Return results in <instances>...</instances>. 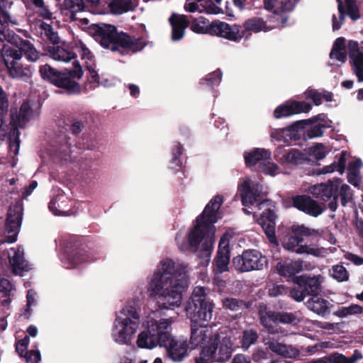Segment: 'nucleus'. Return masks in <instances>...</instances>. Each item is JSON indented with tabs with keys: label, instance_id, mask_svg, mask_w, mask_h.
<instances>
[{
	"label": "nucleus",
	"instance_id": "f257e3e1",
	"mask_svg": "<svg viewBox=\"0 0 363 363\" xmlns=\"http://www.w3.org/2000/svg\"><path fill=\"white\" fill-rule=\"evenodd\" d=\"M187 287L184 268L171 259L160 262L149 284L152 297L158 296L160 309H174L180 306L182 293Z\"/></svg>",
	"mask_w": 363,
	"mask_h": 363
},
{
	"label": "nucleus",
	"instance_id": "f03ea898",
	"mask_svg": "<svg viewBox=\"0 0 363 363\" xmlns=\"http://www.w3.org/2000/svg\"><path fill=\"white\" fill-rule=\"evenodd\" d=\"M223 203V197L216 195L212 198L204 208L203 212L196 218V225L188 235L189 244L195 250L204 240L198 257L201 263H208L213 250L212 238L215 234L214 224L218 220V211Z\"/></svg>",
	"mask_w": 363,
	"mask_h": 363
},
{
	"label": "nucleus",
	"instance_id": "7ed1b4c3",
	"mask_svg": "<svg viewBox=\"0 0 363 363\" xmlns=\"http://www.w3.org/2000/svg\"><path fill=\"white\" fill-rule=\"evenodd\" d=\"M89 32L104 48L116 52L121 56L140 52L146 45L143 38H136L123 31L118 32L116 26L111 24H92L89 27Z\"/></svg>",
	"mask_w": 363,
	"mask_h": 363
},
{
	"label": "nucleus",
	"instance_id": "20e7f679",
	"mask_svg": "<svg viewBox=\"0 0 363 363\" xmlns=\"http://www.w3.org/2000/svg\"><path fill=\"white\" fill-rule=\"evenodd\" d=\"M74 68L58 70L48 64L40 66L39 73L43 81L63 89L69 95L79 94L81 92L79 83L74 79H81L84 72L77 60L73 62Z\"/></svg>",
	"mask_w": 363,
	"mask_h": 363
},
{
	"label": "nucleus",
	"instance_id": "39448f33",
	"mask_svg": "<svg viewBox=\"0 0 363 363\" xmlns=\"http://www.w3.org/2000/svg\"><path fill=\"white\" fill-rule=\"evenodd\" d=\"M214 303L206 292V288L196 286L186 303L185 311L186 316L191 323L208 325L211 320Z\"/></svg>",
	"mask_w": 363,
	"mask_h": 363
},
{
	"label": "nucleus",
	"instance_id": "423d86ee",
	"mask_svg": "<svg viewBox=\"0 0 363 363\" xmlns=\"http://www.w3.org/2000/svg\"><path fill=\"white\" fill-rule=\"evenodd\" d=\"M171 319H152L148 322L146 330L138 335L137 344L140 348L152 349L159 345L162 347L172 337Z\"/></svg>",
	"mask_w": 363,
	"mask_h": 363
},
{
	"label": "nucleus",
	"instance_id": "0eeeda50",
	"mask_svg": "<svg viewBox=\"0 0 363 363\" xmlns=\"http://www.w3.org/2000/svg\"><path fill=\"white\" fill-rule=\"evenodd\" d=\"M189 27L194 33L217 35L228 40H237L240 37L236 27H230L228 23L220 21L209 24L208 21L203 16L189 21Z\"/></svg>",
	"mask_w": 363,
	"mask_h": 363
},
{
	"label": "nucleus",
	"instance_id": "6e6552de",
	"mask_svg": "<svg viewBox=\"0 0 363 363\" xmlns=\"http://www.w3.org/2000/svg\"><path fill=\"white\" fill-rule=\"evenodd\" d=\"M299 312L277 311L264 310L259 311L260 324L269 334H279L283 332L279 324L296 325L301 321Z\"/></svg>",
	"mask_w": 363,
	"mask_h": 363
},
{
	"label": "nucleus",
	"instance_id": "1a4fd4ad",
	"mask_svg": "<svg viewBox=\"0 0 363 363\" xmlns=\"http://www.w3.org/2000/svg\"><path fill=\"white\" fill-rule=\"evenodd\" d=\"M233 347L230 337H224L220 339L219 335H216L208 345L202 348L200 356L207 363H225L232 357Z\"/></svg>",
	"mask_w": 363,
	"mask_h": 363
},
{
	"label": "nucleus",
	"instance_id": "9d476101",
	"mask_svg": "<svg viewBox=\"0 0 363 363\" xmlns=\"http://www.w3.org/2000/svg\"><path fill=\"white\" fill-rule=\"evenodd\" d=\"M121 313L125 318L116 317L114 322L115 326L117 328L120 325L122 328L117 334H113V337L116 342L120 344H128L138 328L140 315L135 307L133 306L124 307Z\"/></svg>",
	"mask_w": 363,
	"mask_h": 363
},
{
	"label": "nucleus",
	"instance_id": "9b49d317",
	"mask_svg": "<svg viewBox=\"0 0 363 363\" xmlns=\"http://www.w3.org/2000/svg\"><path fill=\"white\" fill-rule=\"evenodd\" d=\"M23 210V203L20 200L9 206L4 226L0 229V245L13 243L17 240L22 222Z\"/></svg>",
	"mask_w": 363,
	"mask_h": 363
},
{
	"label": "nucleus",
	"instance_id": "f8f14e48",
	"mask_svg": "<svg viewBox=\"0 0 363 363\" xmlns=\"http://www.w3.org/2000/svg\"><path fill=\"white\" fill-rule=\"evenodd\" d=\"M1 57L7 68L9 77L27 81L31 77L29 67H24L21 62L22 55L20 51L11 47H4Z\"/></svg>",
	"mask_w": 363,
	"mask_h": 363
},
{
	"label": "nucleus",
	"instance_id": "ddd939ff",
	"mask_svg": "<svg viewBox=\"0 0 363 363\" xmlns=\"http://www.w3.org/2000/svg\"><path fill=\"white\" fill-rule=\"evenodd\" d=\"M317 230L308 228L304 225H293L281 239L283 247L297 254H303L307 245H300L303 242L304 237L318 235Z\"/></svg>",
	"mask_w": 363,
	"mask_h": 363
},
{
	"label": "nucleus",
	"instance_id": "4468645a",
	"mask_svg": "<svg viewBox=\"0 0 363 363\" xmlns=\"http://www.w3.org/2000/svg\"><path fill=\"white\" fill-rule=\"evenodd\" d=\"M268 264V260L257 250H245L241 255L233 258L232 265L240 272L262 270Z\"/></svg>",
	"mask_w": 363,
	"mask_h": 363
},
{
	"label": "nucleus",
	"instance_id": "2eb2a0df",
	"mask_svg": "<svg viewBox=\"0 0 363 363\" xmlns=\"http://www.w3.org/2000/svg\"><path fill=\"white\" fill-rule=\"evenodd\" d=\"M325 117V116L322 113L307 120L295 121L286 128L274 129L271 133V137L277 141H283L287 143H290L291 140L298 141L301 138L304 133V128L306 123L319 121H324Z\"/></svg>",
	"mask_w": 363,
	"mask_h": 363
},
{
	"label": "nucleus",
	"instance_id": "dca6fc26",
	"mask_svg": "<svg viewBox=\"0 0 363 363\" xmlns=\"http://www.w3.org/2000/svg\"><path fill=\"white\" fill-rule=\"evenodd\" d=\"M342 179L335 178L333 180H328L327 182L314 185L311 189L313 196L323 201L328 203V208L336 211L337 208L338 191Z\"/></svg>",
	"mask_w": 363,
	"mask_h": 363
},
{
	"label": "nucleus",
	"instance_id": "f3484780",
	"mask_svg": "<svg viewBox=\"0 0 363 363\" xmlns=\"http://www.w3.org/2000/svg\"><path fill=\"white\" fill-rule=\"evenodd\" d=\"M162 347L165 348L167 358L175 363L183 362L189 357L192 350L188 343L187 337L184 336L179 337L172 336Z\"/></svg>",
	"mask_w": 363,
	"mask_h": 363
},
{
	"label": "nucleus",
	"instance_id": "a211bd4d",
	"mask_svg": "<svg viewBox=\"0 0 363 363\" xmlns=\"http://www.w3.org/2000/svg\"><path fill=\"white\" fill-rule=\"evenodd\" d=\"M291 203L298 211L313 217L319 216L325 210V208L308 194L294 196Z\"/></svg>",
	"mask_w": 363,
	"mask_h": 363
},
{
	"label": "nucleus",
	"instance_id": "6ab92c4d",
	"mask_svg": "<svg viewBox=\"0 0 363 363\" xmlns=\"http://www.w3.org/2000/svg\"><path fill=\"white\" fill-rule=\"evenodd\" d=\"M311 108L312 105L304 101H287L274 109L273 116L276 119H280L301 113H308Z\"/></svg>",
	"mask_w": 363,
	"mask_h": 363
},
{
	"label": "nucleus",
	"instance_id": "aec40b11",
	"mask_svg": "<svg viewBox=\"0 0 363 363\" xmlns=\"http://www.w3.org/2000/svg\"><path fill=\"white\" fill-rule=\"evenodd\" d=\"M276 218L275 212L271 208L264 210L257 219V223L261 225L269 242L278 246L279 242L276 236Z\"/></svg>",
	"mask_w": 363,
	"mask_h": 363
},
{
	"label": "nucleus",
	"instance_id": "412c9836",
	"mask_svg": "<svg viewBox=\"0 0 363 363\" xmlns=\"http://www.w3.org/2000/svg\"><path fill=\"white\" fill-rule=\"evenodd\" d=\"M90 261L91 259L85 248L77 245H74L73 248L67 249L63 255V262L67 269L74 268L80 263Z\"/></svg>",
	"mask_w": 363,
	"mask_h": 363
},
{
	"label": "nucleus",
	"instance_id": "4be33fe9",
	"mask_svg": "<svg viewBox=\"0 0 363 363\" xmlns=\"http://www.w3.org/2000/svg\"><path fill=\"white\" fill-rule=\"evenodd\" d=\"M172 28L171 38L173 41L181 40L185 34L186 29L189 26V20L184 14L172 13L169 18Z\"/></svg>",
	"mask_w": 363,
	"mask_h": 363
},
{
	"label": "nucleus",
	"instance_id": "5701e85b",
	"mask_svg": "<svg viewBox=\"0 0 363 363\" xmlns=\"http://www.w3.org/2000/svg\"><path fill=\"white\" fill-rule=\"evenodd\" d=\"M320 276H314L313 277L306 275L295 276L293 278L294 282L300 286H302L307 296H317L320 291Z\"/></svg>",
	"mask_w": 363,
	"mask_h": 363
},
{
	"label": "nucleus",
	"instance_id": "b1692460",
	"mask_svg": "<svg viewBox=\"0 0 363 363\" xmlns=\"http://www.w3.org/2000/svg\"><path fill=\"white\" fill-rule=\"evenodd\" d=\"M242 204L246 207H250L261 199V194L257 185L252 184L250 182L245 181L240 189Z\"/></svg>",
	"mask_w": 363,
	"mask_h": 363
},
{
	"label": "nucleus",
	"instance_id": "393cba45",
	"mask_svg": "<svg viewBox=\"0 0 363 363\" xmlns=\"http://www.w3.org/2000/svg\"><path fill=\"white\" fill-rule=\"evenodd\" d=\"M9 261L15 275L23 276L24 272L30 270L28 262L24 258L23 252L19 249H11L9 255Z\"/></svg>",
	"mask_w": 363,
	"mask_h": 363
},
{
	"label": "nucleus",
	"instance_id": "a878e982",
	"mask_svg": "<svg viewBox=\"0 0 363 363\" xmlns=\"http://www.w3.org/2000/svg\"><path fill=\"white\" fill-rule=\"evenodd\" d=\"M221 241L219 242L218 250L213 262V269L216 274H221L228 271L230 263V250L228 245L223 246Z\"/></svg>",
	"mask_w": 363,
	"mask_h": 363
},
{
	"label": "nucleus",
	"instance_id": "bb28decb",
	"mask_svg": "<svg viewBox=\"0 0 363 363\" xmlns=\"http://www.w3.org/2000/svg\"><path fill=\"white\" fill-rule=\"evenodd\" d=\"M230 27H236L238 30L239 35L240 36L237 40H233V42H240V40L245 37L246 33L252 31L254 33H259L262 30H264L267 27V21L259 17H253L246 20L243 23V30H240V26L238 25L230 26Z\"/></svg>",
	"mask_w": 363,
	"mask_h": 363
},
{
	"label": "nucleus",
	"instance_id": "cd10ccee",
	"mask_svg": "<svg viewBox=\"0 0 363 363\" xmlns=\"http://www.w3.org/2000/svg\"><path fill=\"white\" fill-rule=\"evenodd\" d=\"M84 0H64L61 6V12L71 22L78 20L77 13L85 10Z\"/></svg>",
	"mask_w": 363,
	"mask_h": 363
},
{
	"label": "nucleus",
	"instance_id": "c85d7f7f",
	"mask_svg": "<svg viewBox=\"0 0 363 363\" xmlns=\"http://www.w3.org/2000/svg\"><path fill=\"white\" fill-rule=\"evenodd\" d=\"M270 153L264 149L255 148L244 155L246 166L252 167L257 164L266 166V160L269 157Z\"/></svg>",
	"mask_w": 363,
	"mask_h": 363
},
{
	"label": "nucleus",
	"instance_id": "c756f323",
	"mask_svg": "<svg viewBox=\"0 0 363 363\" xmlns=\"http://www.w3.org/2000/svg\"><path fill=\"white\" fill-rule=\"evenodd\" d=\"M201 325L195 323L191 324V336L189 345L192 350L204 343L207 339L208 331L204 329L207 325Z\"/></svg>",
	"mask_w": 363,
	"mask_h": 363
},
{
	"label": "nucleus",
	"instance_id": "7c9ffc66",
	"mask_svg": "<svg viewBox=\"0 0 363 363\" xmlns=\"http://www.w3.org/2000/svg\"><path fill=\"white\" fill-rule=\"evenodd\" d=\"M31 111L32 109L29 101H23L20 107L19 112L11 113V123L16 124L20 126L21 128H23L26 123L28 122L30 119Z\"/></svg>",
	"mask_w": 363,
	"mask_h": 363
},
{
	"label": "nucleus",
	"instance_id": "2f4dec72",
	"mask_svg": "<svg viewBox=\"0 0 363 363\" xmlns=\"http://www.w3.org/2000/svg\"><path fill=\"white\" fill-rule=\"evenodd\" d=\"M222 305L225 310L241 313L244 310L250 308L252 302L233 297H226L222 299Z\"/></svg>",
	"mask_w": 363,
	"mask_h": 363
},
{
	"label": "nucleus",
	"instance_id": "473e14b6",
	"mask_svg": "<svg viewBox=\"0 0 363 363\" xmlns=\"http://www.w3.org/2000/svg\"><path fill=\"white\" fill-rule=\"evenodd\" d=\"M306 304L309 310L320 315H324L329 313L328 301L318 297V295L309 298Z\"/></svg>",
	"mask_w": 363,
	"mask_h": 363
},
{
	"label": "nucleus",
	"instance_id": "72a5a7b5",
	"mask_svg": "<svg viewBox=\"0 0 363 363\" xmlns=\"http://www.w3.org/2000/svg\"><path fill=\"white\" fill-rule=\"evenodd\" d=\"M280 160L283 164L293 165L303 164L307 161L305 154L297 149H291L284 153Z\"/></svg>",
	"mask_w": 363,
	"mask_h": 363
},
{
	"label": "nucleus",
	"instance_id": "f704fd0d",
	"mask_svg": "<svg viewBox=\"0 0 363 363\" xmlns=\"http://www.w3.org/2000/svg\"><path fill=\"white\" fill-rule=\"evenodd\" d=\"M47 51L55 60L57 61L69 62L76 57L75 53L60 46H48Z\"/></svg>",
	"mask_w": 363,
	"mask_h": 363
},
{
	"label": "nucleus",
	"instance_id": "c9c22d12",
	"mask_svg": "<svg viewBox=\"0 0 363 363\" xmlns=\"http://www.w3.org/2000/svg\"><path fill=\"white\" fill-rule=\"evenodd\" d=\"M108 6L111 12L116 15L133 11L135 9L132 0H110Z\"/></svg>",
	"mask_w": 363,
	"mask_h": 363
},
{
	"label": "nucleus",
	"instance_id": "e433bc0d",
	"mask_svg": "<svg viewBox=\"0 0 363 363\" xmlns=\"http://www.w3.org/2000/svg\"><path fill=\"white\" fill-rule=\"evenodd\" d=\"M345 41L346 40L344 37H339L335 40L330 53V58H335L342 62H345L347 60Z\"/></svg>",
	"mask_w": 363,
	"mask_h": 363
},
{
	"label": "nucleus",
	"instance_id": "4c0bfd02",
	"mask_svg": "<svg viewBox=\"0 0 363 363\" xmlns=\"http://www.w3.org/2000/svg\"><path fill=\"white\" fill-rule=\"evenodd\" d=\"M18 48L16 50L20 51L22 55L24 54L29 61L35 62L38 59V52L29 40L20 39Z\"/></svg>",
	"mask_w": 363,
	"mask_h": 363
},
{
	"label": "nucleus",
	"instance_id": "58836bf2",
	"mask_svg": "<svg viewBox=\"0 0 363 363\" xmlns=\"http://www.w3.org/2000/svg\"><path fill=\"white\" fill-rule=\"evenodd\" d=\"M318 121L306 123L302 136H306L307 138L310 139L321 137L328 127L323 123L315 124Z\"/></svg>",
	"mask_w": 363,
	"mask_h": 363
},
{
	"label": "nucleus",
	"instance_id": "ea45409f",
	"mask_svg": "<svg viewBox=\"0 0 363 363\" xmlns=\"http://www.w3.org/2000/svg\"><path fill=\"white\" fill-rule=\"evenodd\" d=\"M345 167H346L345 152H342L337 161H334L330 165L324 166L320 169V173L325 174L332 173V172H334L335 171H337L342 174L345 172Z\"/></svg>",
	"mask_w": 363,
	"mask_h": 363
},
{
	"label": "nucleus",
	"instance_id": "a19ab883",
	"mask_svg": "<svg viewBox=\"0 0 363 363\" xmlns=\"http://www.w3.org/2000/svg\"><path fill=\"white\" fill-rule=\"evenodd\" d=\"M222 79V72L220 69L212 72L207 74L204 79H202L199 82V85L202 87L207 86L210 88H213L214 86H218Z\"/></svg>",
	"mask_w": 363,
	"mask_h": 363
},
{
	"label": "nucleus",
	"instance_id": "79ce46f5",
	"mask_svg": "<svg viewBox=\"0 0 363 363\" xmlns=\"http://www.w3.org/2000/svg\"><path fill=\"white\" fill-rule=\"evenodd\" d=\"M363 313V307L358 304H351L347 307H340L333 312V315L339 318H345L349 315H357Z\"/></svg>",
	"mask_w": 363,
	"mask_h": 363
},
{
	"label": "nucleus",
	"instance_id": "37998d69",
	"mask_svg": "<svg viewBox=\"0 0 363 363\" xmlns=\"http://www.w3.org/2000/svg\"><path fill=\"white\" fill-rule=\"evenodd\" d=\"M277 269L281 276L291 277L298 273L301 270V267L300 265L296 264H281L279 262L277 265Z\"/></svg>",
	"mask_w": 363,
	"mask_h": 363
},
{
	"label": "nucleus",
	"instance_id": "c03bdc74",
	"mask_svg": "<svg viewBox=\"0 0 363 363\" xmlns=\"http://www.w3.org/2000/svg\"><path fill=\"white\" fill-rule=\"evenodd\" d=\"M183 151L184 148L182 145L179 142H176L172 150V159L171 160V164H172V169L179 170L182 168V161L180 156L183 154Z\"/></svg>",
	"mask_w": 363,
	"mask_h": 363
},
{
	"label": "nucleus",
	"instance_id": "a18cd8bd",
	"mask_svg": "<svg viewBox=\"0 0 363 363\" xmlns=\"http://www.w3.org/2000/svg\"><path fill=\"white\" fill-rule=\"evenodd\" d=\"M6 0H0V39L5 37L4 30L8 26L10 18L9 14L6 11Z\"/></svg>",
	"mask_w": 363,
	"mask_h": 363
},
{
	"label": "nucleus",
	"instance_id": "49530a36",
	"mask_svg": "<svg viewBox=\"0 0 363 363\" xmlns=\"http://www.w3.org/2000/svg\"><path fill=\"white\" fill-rule=\"evenodd\" d=\"M257 339L258 334L256 330L252 329L245 330L241 340L242 347L248 348L251 345L255 343Z\"/></svg>",
	"mask_w": 363,
	"mask_h": 363
},
{
	"label": "nucleus",
	"instance_id": "de8ad7c7",
	"mask_svg": "<svg viewBox=\"0 0 363 363\" xmlns=\"http://www.w3.org/2000/svg\"><path fill=\"white\" fill-rule=\"evenodd\" d=\"M331 276L339 282L347 281L349 273L342 265L337 264L333 267Z\"/></svg>",
	"mask_w": 363,
	"mask_h": 363
},
{
	"label": "nucleus",
	"instance_id": "09e8293b",
	"mask_svg": "<svg viewBox=\"0 0 363 363\" xmlns=\"http://www.w3.org/2000/svg\"><path fill=\"white\" fill-rule=\"evenodd\" d=\"M269 18L272 22L276 24V26L284 27L287 23L289 16L284 11H281L279 9L275 10L270 16Z\"/></svg>",
	"mask_w": 363,
	"mask_h": 363
},
{
	"label": "nucleus",
	"instance_id": "8fccbe9b",
	"mask_svg": "<svg viewBox=\"0 0 363 363\" xmlns=\"http://www.w3.org/2000/svg\"><path fill=\"white\" fill-rule=\"evenodd\" d=\"M40 28L44 31L45 35L50 42H52L53 44L59 43L60 38L58 37L57 33L54 30L52 26L50 24L45 22H42Z\"/></svg>",
	"mask_w": 363,
	"mask_h": 363
},
{
	"label": "nucleus",
	"instance_id": "3c124183",
	"mask_svg": "<svg viewBox=\"0 0 363 363\" xmlns=\"http://www.w3.org/2000/svg\"><path fill=\"white\" fill-rule=\"evenodd\" d=\"M352 190L351 187L346 184H342L340 189V203L342 206L347 204L352 199Z\"/></svg>",
	"mask_w": 363,
	"mask_h": 363
},
{
	"label": "nucleus",
	"instance_id": "603ef678",
	"mask_svg": "<svg viewBox=\"0 0 363 363\" xmlns=\"http://www.w3.org/2000/svg\"><path fill=\"white\" fill-rule=\"evenodd\" d=\"M347 15L352 21H356L359 18L360 14L359 8L356 4L355 0H345Z\"/></svg>",
	"mask_w": 363,
	"mask_h": 363
},
{
	"label": "nucleus",
	"instance_id": "864d4df0",
	"mask_svg": "<svg viewBox=\"0 0 363 363\" xmlns=\"http://www.w3.org/2000/svg\"><path fill=\"white\" fill-rule=\"evenodd\" d=\"M13 126V128L11 129L10 131V136H9V140H10V147H12L13 145H16V153L18 151L19 146H20V132L18 130V128H21L20 126L11 123Z\"/></svg>",
	"mask_w": 363,
	"mask_h": 363
},
{
	"label": "nucleus",
	"instance_id": "5fc2aeb1",
	"mask_svg": "<svg viewBox=\"0 0 363 363\" xmlns=\"http://www.w3.org/2000/svg\"><path fill=\"white\" fill-rule=\"evenodd\" d=\"M35 293L30 289L28 291L26 298H27V303L26 306L25 311L23 313V315L24 316L25 319L28 320L31 315V306L35 303Z\"/></svg>",
	"mask_w": 363,
	"mask_h": 363
},
{
	"label": "nucleus",
	"instance_id": "6e6d98bb",
	"mask_svg": "<svg viewBox=\"0 0 363 363\" xmlns=\"http://www.w3.org/2000/svg\"><path fill=\"white\" fill-rule=\"evenodd\" d=\"M201 6L203 9L199 10L200 13L206 12L208 14H218L220 13H223L222 9L211 0L206 1L204 4Z\"/></svg>",
	"mask_w": 363,
	"mask_h": 363
},
{
	"label": "nucleus",
	"instance_id": "4d7b16f0",
	"mask_svg": "<svg viewBox=\"0 0 363 363\" xmlns=\"http://www.w3.org/2000/svg\"><path fill=\"white\" fill-rule=\"evenodd\" d=\"M266 345L272 352L277 354H284L286 352V345L277 342L274 339H269Z\"/></svg>",
	"mask_w": 363,
	"mask_h": 363
},
{
	"label": "nucleus",
	"instance_id": "13d9d810",
	"mask_svg": "<svg viewBox=\"0 0 363 363\" xmlns=\"http://www.w3.org/2000/svg\"><path fill=\"white\" fill-rule=\"evenodd\" d=\"M22 357L26 363H39L41 360V354L39 350L26 351Z\"/></svg>",
	"mask_w": 363,
	"mask_h": 363
},
{
	"label": "nucleus",
	"instance_id": "bf43d9fd",
	"mask_svg": "<svg viewBox=\"0 0 363 363\" xmlns=\"http://www.w3.org/2000/svg\"><path fill=\"white\" fill-rule=\"evenodd\" d=\"M327 152L325 146L322 143H318L311 148V155L313 156L317 160H323L325 157Z\"/></svg>",
	"mask_w": 363,
	"mask_h": 363
},
{
	"label": "nucleus",
	"instance_id": "052dcab7",
	"mask_svg": "<svg viewBox=\"0 0 363 363\" xmlns=\"http://www.w3.org/2000/svg\"><path fill=\"white\" fill-rule=\"evenodd\" d=\"M289 293L291 298L298 302L303 301L305 297L307 296V294H306L303 288L298 285L291 289L289 291Z\"/></svg>",
	"mask_w": 363,
	"mask_h": 363
},
{
	"label": "nucleus",
	"instance_id": "680f3d73",
	"mask_svg": "<svg viewBox=\"0 0 363 363\" xmlns=\"http://www.w3.org/2000/svg\"><path fill=\"white\" fill-rule=\"evenodd\" d=\"M13 289V284L5 278L0 279V293L3 294V297L9 298Z\"/></svg>",
	"mask_w": 363,
	"mask_h": 363
},
{
	"label": "nucleus",
	"instance_id": "e2e57ef3",
	"mask_svg": "<svg viewBox=\"0 0 363 363\" xmlns=\"http://www.w3.org/2000/svg\"><path fill=\"white\" fill-rule=\"evenodd\" d=\"M30 338L28 336H25L23 339L18 340L16 344V352L20 357H23L27 350Z\"/></svg>",
	"mask_w": 363,
	"mask_h": 363
},
{
	"label": "nucleus",
	"instance_id": "0e129e2a",
	"mask_svg": "<svg viewBox=\"0 0 363 363\" xmlns=\"http://www.w3.org/2000/svg\"><path fill=\"white\" fill-rule=\"evenodd\" d=\"M287 292L288 289L282 284L274 285L269 289V295L271 297H277L279 296L286 294Z\"/></svg>",
	"mask_w": 363,
	"mask_h": 363
},
{
	"label": "nucleus",
	"instance_id": "69168bd1",
	"mask_svg": "<svg viewBox=\"0 0 363 363\" xmlns=\"http://www.w3.org/2000/svg\"><path fill=\"white\" fill-rule=\"evenodd\" d=\"M9 108V99L8 94L6 91L0 88V111L2 113H6L8 111Z\"/></svg>",
	"mask_w": 363,
	"mask_h": 363
},
{
	"label": "nucleus",
	"instance_id": "338daca9",
	"mask_svg": "<svg viewBox=\"0 0 363 363\" xmlns=\"http://www.w3.org/2000/svg\"><path fill=\"white\" fill-rule=\"evenodd\" d=\"M348 54L350 58L353 57L357 54H361L362 52L359 51V45L357 41L350 40L348 42Z\"/></svg>",
	"mask_w": 363,
	"mask_h": 363
},
{
	"label": "nucleus",
	"instance_id": "774afa93",
	"mask_svg": "<svg viewBox=\"0 0 363 363\" xmlns=\"http://www.w3.org/2000/svg\"><path fill=\"white\" fill-rule=\"evenodd\" d=\"M347 181L350 184L353 185L355 187H359L361 182L362 178L360 176V172H348L347 173Z\"/></svg>",
	"mask_w": 363,
	"mask_h": 363
}]
</instances>
